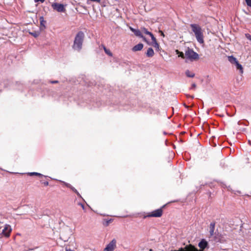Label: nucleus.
Segmentation results:
<instances>
[{
    "label": "nucleus",
    "mask_w": 251,
    "mask_h": 251,
    "mask_svg": "<svg viewBox=\"0 0 251 251\" xmlns=\"http://www.w3.org/2000/svg\"><path fill=\"white\" fill-rule=\"evenodd\" d=\"M190 27L195 34L197 41L200 44H203L204 43V31L201 26L198 24H192L190 25Z\"/></svg>",
    "instance_id": "nucleus-1"
},
{
    "label": "nucleus",
    "mask_w": 251,
    "mask_h": 251,
    "mask_svg": "<svg viewBox=\"0 0 251 251\" xmlns=\"http://www.w3.org/2000/svg\"><path fill=\"white\" fill-rule=\"evenodd\" d=\"M84 37V34L83 32L79 31L77 33L75 37L73 46L74 50L77 51H80L81 50Z\"/></svg>",
    "instance_id": "nucleus-2"
},
{
    "label": "nucleus",
    "mask_w": 251,
    "mask_h": 251,
    "mask_svg": "<svg viewBox=\"0 0 251 251\" xmlns=\"http://www.w3.org/2000/svg\"><path fill=\"white\" fill-rule=\"evenodd\" d=\"M185 57L191 61H193L195 60L199 59V54L195 52L192 49L188 48L185 52Z\"/></svg>",
    "instance_id": "nucleus-3"
},
{
    "label": "nucleus",
    "mask_w": 251,
    "mask_h": 251,
    "mask_svg": "<svg viewBox=\"0 0 251 251\" xmlns=\"http://www.w3.org/2000/svg\"><path fill=\"white\" fill-rule=\"evenodd\" d=\"M171 251H198V249L195 248L191 244H189L185 246L184 247H181L177 250H172Z\"/></svg>",
    "instance_id": "nucleus-4"
},
{
    "label": "nucleus",
    "mask_w": 251,
    "mask_h": 251,
    "mask_svg": "<svg viewBox=\"0 0 251 251\" xmlns=\"http://www.w3.org/2000/svg\"><path fill=\"white\" fill-rule=\"evenodd\" d=\"M53 9L56 10L58 12H63L65 11V8L63 4L58 3H53L51 5Z\"/></svg>",
    "instance_id": "nucleus-5"
},
{
    "label": "nucleus",
    "mask_w": 251,
    "mask_h": 251,
    "mask_svg": "<svg viewBox=\"0 0 251 251\" xmlns=\"http://www.w3.org/2000/svg\"><path fill=\"white\" fill-rule=\"evenodd\" d=\"M116 240L113 239L105 247V251H113L116 247Z\"/></svg>",
    "instance_id": "nucleus-6"
},
{
    "label": "nucleus",
    "mask_w": 251,
    "mask_h": 251,
    "mask_svg": "<svg viewBox=\"0 0 251 251\" xmlns=\"http://www.w3.org/2000/svg\"><path fill=\"white\" fill-rule=\"evenodd\" d=\"M162 215V210L161 208H159L152 211L147 217H160Z\"/></svg>",
    "instance_id": "nucleus-7"
},
{
    "label": "nucleus",
    "mask_w": 251,
    "mask_h": 251,
    "mask_svg": "<svg viewBox=\"0 0 251 251\" xmlns=\"http://www.w3.org/2000/svg\"><path fill=\"white\" fill-rule=\"evenodd\" d=\"M208 245V243L207 241H206L204 239H202L201 240V241L199 243V247L201 249V251H203V250L205 249Z\"/></svg>",
    "instance_id": "nucleus-8"
},
{
    "label": "nucleus",
    "mask_w": 251,
    "mask_h": 251,
    "mask_svg": "<svg viewBox=\"0 0 251 251\" xmlns=\"http://www.w3.org/2000/svg\"><path fill=\"white\" fill-rule=\"evenodd\" d=\"M114 0H102V4L103 6H106L108 5H112L114 4Z\"/></svg>",
    "instance_id": "nucleus-9"
},
{
    "label": "nucleus",
    "mask_w": 251,
    "mask_h": 251,
    "mask_svg": "<svg viewBox=\"0 0 251 251\" xmlns=\"http://www.w3.org/2000/svg\"><path fill=\"white\" fill-rule=\"evenodd\" d=\"M39 20H40V25H41L40 29L42 30L45 29L46 28L45 25L46 23V21L44 20L43 17H42V16L40 17Z\"/></svg>",
    "instance_id": "nucleus-10"
},
{
    "label": "nucleus",
    "mask_w": 251,
    "mask_h": 251,
    "mask_svg": "<svg viewBox=\"0 0 251 251\" xmlns=\"http://www.w3.org/2000/svg\"><path fill=\"white\" fill-rule=\"evenodd\" d=\"M143 48V45L142 43H139L136 45H135L133 48H132V50L133 51H139L142 50Z\"/></svg>",
    "instance_id": "nucleus-11"
},
{
    "label": "nucleus",
    "mask_w": 251,
    "mask_h": 251,
    "mask_svg": "<svg viewBox=\"0 0 251 251\" xmlns=\"http://www.w3.org/2000/svg\"><path fill=\"white\" fill-rule=\"evenodd\" d=\"M151 40H152V46L156 49V50H158L159 48V44L157 43V41H156V38H155L154 36H152V38H151Z\"/></svg>",
    "instance_id": "nucleus-12"
},
{
    "label": "nucleus",
    "mask_w": 251,
    "mask_h": 251,
    "mask_svg": "<svg viewBox=\"0 0 251 251\" xmlns=\"http://www.w3.org/2000/svg\"><path fill=\"white\" fill-rule=\"evenodd\" d=\"M154 54V51L151 48H150L148 49L146 52V55L149 57H151L153 56Z\"/></svg>",
    "instance_id": "nucleus-13"
},
{
    "label": "nucleus",
    "mask_w": 251,
    "mask_h": 251,
    "mask_svg": "<svg viewBox=\"0 0 251 251\" xmlns=\"http://www.w3.org/2000/svg\"><path fill=\"white\" fill-rule=\"evenodd\" d=\"M134 34L138 37L143 38L144 40H146L145 38L142 35L141 31L139 29H135L134 30Z\"/></svg>",
    "instance_id": "nucleus-14"
},
{
    "label": "nucleus",
    "mask_w": 251,
    "mask_h": 251,
    "mask_svg": "<svg viewBox=\"0 0 251 251\" xmlns=\"http://www.w3.org/2000/svg\"><path fill=\"white\" fill-rule=\"evenodd\" d=\"M234 65L236 66V69L239 70L240 73L242 74L243 73V69L242 66L239 64L238 61H237Z\"/></svg>",
    "instance_id": "nucleus-15"
},
{
    "label": "nucleus",
    "mask_w": 251,
    "mask_h": 251,
    "mask_svg": "<svg viewBox=\"0 0 251 251\" xmlns=\"http://www.w3.org/2000/svg\"><path fill=\"white\" fill-rule=\"evenodd\" d=\"M214 229H215V223H211L210 224V235L211 236H213L214 235Z\"/></svg>",
    "instance_id": "nucleus-16"
},
{
    "label": "nucleus",
    "mask_w": 251,
    "mask_h": 251,
    "mask_svg": "<svg viewBox=\"0 0 251 251\" xmlns=\"http://www.w3.org/2000/svg\"><path fill=\"white\" fill-rule=\"evenodd\" d=\"M228 60L232 64H235L238 61L237 59L233 56H228Z\"/></svg>",
    "instance_id": "nucleus-17"
},
{
    "label": "nucleus",
    "mask_w": 251,
    "mask_h": 251,
    "mask_svg": "<svg viewBox=\"0 0 251 251\" xmlns=\"http://www.w3.org/2000/svg\"><path fill=\"white\" fill-rule=\"evenodd\" d=\"M142 31L144 33L150 35L151 38H152V36H154L153 35L151 32L148 31V30L145 27L142 28Z\"/></svg>",
    "instance_id": "nucleus-18"
},
{
    "label": "nucleus",
    "mask_w": 251,
    "mask_h": 251,
    "mask_svg": "<svg viewBox=\"0 0 251 251\" xmlns=\"http://www.w3.org/2000/svg\"><path fill=\"white\" fill-rule=\"evenodd\" d=\"M185 74L189 77H193L195 76V74L193 73H191L189 70L186 71Z\"/></svg>",
    "instance_id": "nucleus-19"
},
{
    "label": "nucleus",
    "mask_w": 251,
    "mask_h": 251,
    "mask_svg": "<svg viewBox=\"0 0 251 251\" xmlns=\"http://www.w3.org/2000/svg\"><path fill=\"white\" fill-rule=\"evenodd\" d=\"M29 33L34 37H37L40 35V32L38 31L30 32Z\"/></svg>",
    "instance_id": "nucleus-20"
},
{
    "label": "nucleus",
    "mask_w": 251,
    "mask_h": 251,
    "mask_svg": "<svg viewBox=\"0 0 251 251\" xmlns=\"http://www.w3.org/2000/svg\"><path fill=\"white\" fill-rule=\"evenodd\" d=\"M29 175L30 176H43V175H42L41 174H40V173H36V172H31V173H29Z\"/></svg>",
    "instance_id": "nucleus-21"
},
{
    "label": "nucleus",
    "mask_w": 251,
    "mask_h": 251,
    "mask_svg": "<svg viewBox=\"0 0 251 251\" xmlns=\"http://www.w3.org/2000/svg\"><path fill=\"white\" fill-rule=\"evenodd\" d=\"M104 51L105 52L108 54V55L111 56L112 55V53H111V52L108 50H107L105 48H104Z\"/></svg>",
    "instance_id": "nucleus-22"
},
{
    "label": "nucleus",
    "mask_w": 251,
    "mask_h": 251,
    "mask_svg": "<svg viewBox=\"0 0 251 251\" xmlns=\"http://www.w3.org/2000/svg\"><path fill=\"white\" fill-rule=\"evenodd\" d=\"M245 1L247 5L249 7H251V0H245Z\"/></svg>",
    "instance_id": "nucleus-23"
},
{
    "label": "nucleus",
    "mask_w": 251,
    "mask_h": 251,
    "mask_svg": "<svg viewBox=\"0 0 251 251\" xmlns=\"http://www.w3.org/2000/svg\"><path fill=\"white\" fill-rule=\"evenodd\" d=\"M70 188L74 192H75V193H76L78 195H79V193L77 192V191L73 187V186H71V187H70Z\"/></svg>",
    "instance_id": "nucleus-24"
},
{
    "label": "nucleus",
    "mask_w": 251,
    "mask_h": 251,
    "mask_svg": "<svg viewBox=\"0 0 251 251\" xmlns=\"http://www.w3.org/2000/svg\"><path fill=\"white\" fill-rule=\"evenodd\" d=\"M176 52L178 53H179V56H180L181 57L184 58V54L182 52H179L177 50H176Z\"/></svg>",
    "instance_id": "nucleus-25"
},
{
    "label": "nucleus",
    "mask_w": 251,
    "mask_h": 251,
    "mask_svg": "<svg viewBox=\"0 0 251 251\" xmlns=\"http://www.w3.org/2000/svg\"><path fill=\"white\" fill-rule=\"evenodd\" d=\"M246 37H247V39H248L249 40H250L251 41V35H250L249 34H246Z\"/></svg>",
    "instance_id": "nucleus-26"
},
{
    "label": "nucleus",
    "mask_w": 251,
    "mask_h": 251,
    "mask_svg": "<svg viewBox=\"0 0 251 251\" xmlns=\"http://www.w3.org/2000/svg\"><path fill=\"white\" fill-rule=\"evenodd\" d=\"M63 183L67 187H69V188H70L71 187V185L68 183H66V182H63Z\"/></svg>",
    "instance_id": "nucleus-27"
},
{
    "label": "nucleus",
    "mask_w": 251,
    "mask_h": 251,
    "mask_svg": "<svg viewBox=\"0 0 251 251\" xmlns=\"http://www.w3.org/2000/svg\"><path fill=\"white\" fill-rule=\"evenodd\" d=\"M34 0L35 2H41L42 3L44 2L45 1V0Z\"/></svg>",
    "instance_id": "nucleus-28"
},
{
    "label": "nucleus",
    "mask_w": 251,
    "mask_h": 251,
    "mask_svg": "<svg viewBox=\"0 0 251 251\" xmlns=\"http://www.w3.org/2000/svg\"><path fill=\"white\" fill-rule=\"evenodd\" d=\"M196 87V84L195 83H193L192 84V87L191 88V89H193L194 88H195Z\"/></svg>",
    "instance_id": "nucleus-29"
},
{
    "label": "nucleus",
    "mask_w": 251,
    "mask_h": 251,
    "mask_svg": "<svg viewBox=\"0 0 251 251\" xmlns=\"http://www.w3.org/2000/svg\"><path fill=\"white\" fill-rule=\"evenodd\" d=\"M44 184L46 186H48L49 185V182L48 181H45L44 182Z\"/></svg>",
    "instance_id": "nucleus-30"
},
{
    "label": "nucleus",
    "mask_w": 251,
    "mask_h": 251,
    "mask_svg": "<svg viewBox=\"0 0 251 251\" xmlns=\"http://www.w3.org/2000/svg\"><path fill=\"white\" fill-rule=\"evenodd\" d=\"M130 29L133 32H134V28L131 27H129Z\"/></svg>",
    "instance_id": "nucleus-31"
},
{
    "label": "nucleus",
    "mask_w": 251,
    "mask_h": 251,
    "mask_svg": "<svg viewBox=\"0 0 251 251\" xmlns=\"http://www.w3.org/2000/svg\"><path fill=\"white\" fill-rule=\"evenodd\" d=\"M160 32H161V35L163 36H164V34L163 32L162 31H160Z\"/></svg>",
    "instance_id": "nucleus-32"
},
{
    "label": "nucleus",
    "mask_w": 251,
    "mask_h": 251,
    "mask_svg": "<svg viewBox=\"0 0 251 251\" xmlns=\"http://www.w3.org/2000/svg\"><path fill=\"white\" fill-rule=\"evenodd\" d=\"M52 83H57V81H51V82Z\"/></svg>",
    "instance_id": "nucleus-33"
},
{
    "label": "nucleus",
    "mask_w": 251,
    "mask_h": 251,
    "mask_svg": "<svg viewBox=\"0 0 251 251\" xmlns=\"http://www.w3.org/2000/svg\"><path fill=\"white\" fill-rule=\"evenodd\" d=\"M81 206H82V208H83V209H84V205H83V204H81Z\"/></svg>",
    "instance_id": "nucleus-34"
},
{
    "label": "nucleus",
    "mask_w": 251,
    "mask_h": 251,
    "mask_svg": "<svg viewBox=\"0 0 251 251\" xmlns=\"http://www.w3.org/2000/svg\"><path fill=\"white\" fill-rule=\"evenodd\" d=\"M115 1H118L119 0H114Z\"/></svg>",
    "instance_id": "nucleus-35"
},
{
    "label": "nucleus",
    "mask_w": 251,
    "mask_h": 251,
    "mask_svg": "<svg viewBox=\"0 0 251 251\" xmlns=\"http://www.w3.org/2000/svg\"><path fill=\"white\" fill-rule=\"evenodd\" d=\"M150 251H152V250H151H151H150Z\"/></svg>",
    "instance_id": "nucleus-36"
}]
</instances>
